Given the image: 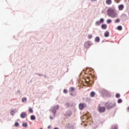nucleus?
<instances>
[{"mask_svg": "<svg viewBox=\"0 0 129 129\" xmlns=\"http://www.w3.org/2000/svg\"><path fill=\"white\" fill-rule=\"evenodd\" d=\"M117 102H118V103H121V102H122V100H121V99H119Z\"/></svg>", "mask_w": 129, "mask_h": 129, "instance_id": "b1692460", "label": "nucleus"}, {"mask_svg": "<svg viewBox=\"0 0 129 129\" xmlns=\"http://www.w3.org/2000/svg\"><path fill=\"white\" fill-rule=\"evenodd\" d=\"M74 91H75V88H74V87H71L69 89L70 95H71L72 96H74V94H73V93H72L74 92Z\"/></svg>", "mask_w": 129, "mask_h": 129, "instance_id": "39448f33", "label": "nucleus"}, {"mask_svg": "<svg viewBox=\"0 0 129 129\" xmlns=\"http://www.w3.org/2000/svg\"><path fill=\"white\" fill-rule=\"evenodd\" d=\"M72 114V112L71 111H68L66 112V113L64 114V116H66V117H69L71 116Z\"/></svg>", "mask_w": 129, "mask_h": 129, "instance_id": "0eeeda50", "label": "nucleus"}, {"mask_svg": "<svg viewBox=\"0 0 129 129\" xmlns=\"http://www.w3.org/2000/svg\"><path fill=\"white\" fill-rule=\"evenodd\" d=\"M107 23L108 24H110V23H111V20L109 19V20H107Z\"/></svg>", "mask_w": 129, "mask_h": 129, "instance_id": "393cba45", "label": "nucleus"}, {"mask_svg": "<svg viewBox=\"0 0 129 129\" xmlns=\"http://www.w3.org/2000/svg\"><path fill=\"white\" fill-rule=\"evenodd\" d=\"M48 128H50V127H49V126H48Z\"/></svg>", "mask_w": 129, "mask_h": 129, "instance_id": "c9c22d12", "label": "nucleus"}, {"mask_svg": "<svg viewBox=\"0 0 129 129\" xmlns=\"http://www.w3.org/2000/svg\"><path fill=\"white\" fill-rule=\"evenodd\" d=\"M29 112L30 113H33L34 112V111H33V109L32 108H29Z\"/></svg>", "mask_w": 129, "mask_h": 129, "instance_id": "6ab92c4d", "label": "nucleus"}, {"mask_svg": "<svg viewBox=\"0 0 129 129\" xmlns=\"http://www.w3.org/2000/svg\"><path fill=\"white\" fill-rule=\"evenodd\" d=\"M63 93H68V91L67 90H66V89H64V90H63Z\"/></svg>", "mask_w": 129, "mask_h": 129, "instance_id": "c85d7f7f", "label": "nucleus"}, {"mask_svg": "<svg viewBox=\"0 0 129 129\" xmlns=\"http://www.w3.org/2000/svg\"><path fill=\"white\" fill-rule=\"evenodd\" d=\"M103 22H104L103 19L101 18L100 19V23H103Z\"/></svg>", "mask_w": 129, "mask_h": 129, "instance_id": "cd10ccee", "label": "nucleus"}, {"mask_svg": "<svg viewBox=\"0 0 129 129\" xmlns=\"http://www.w3.org/2000/svg\"><path fill=\"white\" fill-rule=\"evenodd\" d=\"M114 22L115 23H119L120 20L119 19H116Z\"/></svg>", "mask_w": 129, "mask_h": 129, "instance_id": "c756f323", "label": "nucleus"}, {"mask_svg": "<svg viewBox=\"0 0 129 129\" xmlns=\"http://www.w3.org/2000/svg\"><path fill=\"white\" fill-rule=\"evenodd\" d=\"M54 129H59L58 127H55Z\"/></svg>", "mask_w": 129, "mask_h": 129, "instance_id": "72a5a7b5", "label": "nucleus"}, {"mask_svg": "<svg viewBox=\"0 0 129 129\" xmlns=\"http://www.w3.org/2000/svg\"><path fill=\"white\" fill-rule=\"evenodd\" d=\"M85 106H86V104H85V103H80L79 105V107L80 110H82L83 109H84Z\"/></svg>", "mask_w": 129, "mask_h": 129, "instance_id": "423d86ee", "label": "nucleus"}, {"mask_svg": "<svg viewBox=\"0 0 129 129\" xmlns=\"http://www.w3.org/2000/svg\"><path fill=\"white\" fill-rule=\"evenodd\" d=\"M91 38H92V34H89L88 35V39H91Z\"/></svg>", "mask_w": 129, "mask_h": 129, "instance_id": "5701e85b", "label": "nucleus"}, {"mask_svg": "<svg viewBox=\"0 0 129 129\" xmlns=\"http://www.w3.org/2000/svg\"><path fill=\"white\" fill-rule=\"evenodd\" d=\"M117 29L118 31H121V30H122V27H121V26H118Z\"/></svg>", "mask_w": 129, "mask_h": 129, "instance_id": "dca6fc26", "label": "nucleus"}, {"mask_svg": "<svg viewBox=\"0 0 129 129\" xmlns=\"http://www.w3.org/2000/svg\"><path fill=\"white\" fill-rule=\"evenodd\" d=\"M117 125L114 124L112 126L111 129H118Z\"/></svg>", "mask_w": 129, "mask_h": 129, "instance_id": "f8f14e48", "label": "nucleus"}, {"mask_svg": "<svg viewBox=\"0 0 129 129\" xmlns=\"http://www.w3.org/2000/svg\"><path fill=\"white\" fill-rule=\"evenodd\" d=\"M98 110L100 113H102L105 112L106 108L105 107H103L100 105H99L98 107Z\"/></svg>", "mask_w": 129, "mask_h": 129, "instance_id": "7ed1b4c3", "label": "nucleus"}, {"mask_svg": "<svg viewBox=\"0 0 129 129\" xmlns=\"http://www.w3.org/2000/svg\"><path fill=\"white\" fill-rule=\"evenodd\" d=\"M109 36V32H106L104 34V37H105L106 38V37H108Z\"/></svg>", "mask_w": 129, "mask_h": 129, "instance_id": "4468645a", "label": "nucleus"}, {"mask_svg": "<svg viewBox=\"0 0 129 129\" xmlns=\"http://www.w3.org/2000/svg\"><path fill=\"white\" fill-rule=\"evenodd\" d=\"M114 1H115V3H116L117 4H118V3H119V0H114Z\"/></svg>", "mask_w": 129, "mask_h": 129, "instance_id": "7c9ffc66", "label": "nucleus"}, {"mask_svg": "<svg viewBox=\"0 0 129 129\" xmlns=\"http://www.w3.org/2000/svg\"><path fill=\"white\" fill-rule=\"evenodd\" d=\"M119 11H122L124 9V6L123 5H120L118 7Z\"/></svg>", "mask_w": 129, "mask_h": 129, "instance_id": "1a4fd4ad", "label": "nucleus"}, {"mask_svg": "<svg viewBox=\"0 0 129 129\" xmlns=\"http://www.w3.org/2000/svg\"><path fill=\"white\" fill-rule=\"evenodd\" d=\"M101 28L102 29H103V30H105V29L107 28V26L106 25V24H102L101 25Z\"/></svg>", "mask_w": 129, "mask_h": 129, "instance_id": "9b49d317", "label": "nucleus"}, {"mask_svg": "<svg viewBox=\"0 0 129 129\" xmlns=\"http://www.w3.org/2000/svg\"><path fill=\"white\" fill-rule=\"evenodd\" d=\"M107 14L109 17L110 18H116L117 17V13L115 10L112 8H109L107 10Z\"/></svg>", "mask_w": 129, "mask_h": 129, "instance_id": "f257e3e1", "label": "nucleus"}, {"mask_svg": "<svg viewBox=\"0 0 129 129\" xmlns=\"http://www.w3.org/2000/svg\"><path fill=\"white\" fill-rule=\"evenodd\" d=\"M99 41H100V39H99V37H96L95 38V41L97 42L98 43V42H99Z\"/></svg>", "mask_w": 129, "mask_h": 129, "instance_id": "f3484780", "label": "nucleus"}, {"mask_svg": "<svg viewBox=\"0 0 129 129\" xmlns=\"http://www.w3.org/2000/svg\"><path fill=\"white\" fill-rule=\"evenodd\" d=\"M127 110H128V111H129V107H128V108H127Z\"/></svg>", "mask_w": 129, "mask_h": 129, "instance_id": "f704fd0d", "label": "nucleus"}, {"mask_svg": "<svg viewBox=\"0 0 129 129\" xmlns=\"http://www.w3.org/2000/svg\"><path fill=\"white\" fill-rule=\"evenodd\" d=\"M104 105L106 107V108L109 110V109H111V108H113L115 106V104H113L112 103L106 102L104 103Z\"/></svg>", "mask_w": 129, "mask_h": 129, "instance_id": "f03ea898", "label": "nucleus"}, {"mask_svg": "<svg viewBox=\"0 0 129 129\" xmlns=\"http://www.w3.org/2000/svg\"><path fill=\"white\" fill-rule=\"evenodd\" d=\"M22 101L23 102H27V98H23Z\"/></svg>", "mask_w": 129, "mask_h": 129, "instance_id": "aec40b11", "label": "nucleus"}, {"mask_svg": "<svg viewBox=\"0 0 129 129\" xmlns=\"http://www.w3.org/2000/svg\"><path fill=\"white\" fill-rule=\"evenodd\" d=\"M19 125H20V124L18 123V122H16L15 124V126H19Z\"/></svg>", "mask_w": 129, "mask_h": 129, "instance_id": "bb28decb", "label": "nucleus"}, {"mask_svg": "<svg viewBox=\"0 0 129 129\" xmlns=\"http://www.w3.org/2000/svg\"><path fill=\"white\" fill-rule=\"evenodd\" d=\"M112 3V1H111V0H106V5H111Z\"/></svg>", "mask_w": 129, "mask_h": 129, "instance_id": "9d476101", "label": "nucleus"}, {"mask_svg": "<svg viewBox=\"0 0 129 129\" xmlns=\"http://www.w3.org/2000/svg\"><path fill=\"white\" fill-rule=\"evenodd\" d=\"M91 97H94L95 96V92H91L90 94Z\"/></svg>", "mask_w": 129, "mask_h": 129, "instance_id": "ddd939ff", "label": "nucleus"}, {"mask_svg": "<svg viewBox=\"0 0 129 129\" xmlns=\"http://www.w3.org/2000/svg\"><path fill=\"white\" fill-rule=\"evenodd\" d=\"M57 109H59V106H55L52 108L51 112H52V113H53L54 116H55L56 112H57Z\"/></svg>", "mask_w": 129, "mask_h": 129, "instance_id": "20e7f679", "label": "nucleus"}, {"mask_svg": "<svg viewBox=\"0 0 129 129\" xmlns=\"http://www.w3.org/2000/svg\"><path fill=\"white\" fill-rule=\"evenodd\" d=\"M31 120H35V119H36V117L35 116V115H31Z\"/></svg>", "mask_w": 129, "mask_h": 129, "instance_id": "2eb2a0df", "label": "nucleus"}, {"mask_svg": "<svg viewBox=\"0 0 129 129\" xmlns=\"http://www.w3.org/2000/svg\"><path fill=\"white\" fill-rule=\"evenodd\" d=\"M20 116L22 118H25V117H27V113L26 112H22Z\"/></svg>", "mask_w": 129, "mask_h": 129, "instance_id": "6e6552de", "label": "nucleus"}, {"mask_svg": "<svg viewBox=\"0 0 129 129\" xmlns=\"http://www.w3.org/2000/svg\"><path fill=\"white\" fill-rule=\"evenodd\" d=\"M22 126H23L24 127H27V126H28V123H23L22 124Z\"/></svg>", "mask_w": 129, "mask_h": 129, "instance_id": "a211bd4d", "label": "nucleus"}, {"mask_svg": "<svg viewBox=\"0 0 129 129\" xmlns=\"http://www.w3.org/2000/svg\"><path fill=\"white\" fill-rule=\"evenodd\" d=\"M116 98H119L120 97V95L119 94H116V95H115Z\"/></svg>", "mask_w": 129, "mask_h": 129, "instance_id": "412c9836", "label": "nucleus"}, {"mask_svg": "<svg viewBox=\"0 0 129 129\" xmlns=\"http://www.w3.org/2000/svg\"><path fill=\"white\" fill-rule=\"evenodd\" d=\"M49 118H50V119H53V117H52L51 116L49 117Z\"/></svg>", "mask_w": 129, "mask_h": 129, "instance_id": "473e14b6", "label": "nucleus"}, {"mask_svg": "<svg viewBox=\"0 0 129 129\" xmlns=\"http://www.w3.org/2000/svg\"><path fill=\"white\" fill-rule=\"evenodd\" d=\"M66 105L67 106V107H68L69 106V103H67Z\"/></svg>", "mask_w": 129, "mask_h": 129, "instance_id": "2f4dec72", "label": "nucleus"}, {"mask_svg": "<svg viewBox=\"0 0 129 129\" xmlns=\"http://www.w3.org/2000/svg\"><path fill=\"white\" fill-rule=\"evenodd\" d=\"M10 113L11 115H14V114H15V111H14V110L11 111Z\"/></svg>", "mask_w": 129, "mask_h": 129, "instance_id": "a878e982", "label": "nucleus"}, {"mask_svg": "<svg viewBox=\"0 0 129 129\" xmlns=\"http://www.w3.org/2000/svg\"><path fill=\"white\" fill-rule=\"evenodd\" d=\"M100 24H101V22H100V21H97V22H96V25L97 26H99V25H100Z\"/></svg>", "mask_w": 129, "mask_h": 129, "instance_id": "4be33fe9", "label": "nucleus"}]
</instances>
